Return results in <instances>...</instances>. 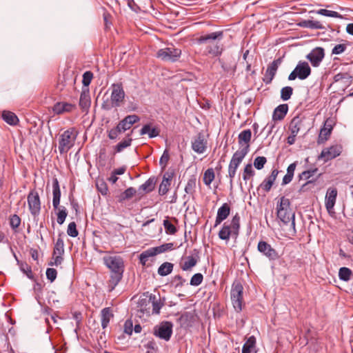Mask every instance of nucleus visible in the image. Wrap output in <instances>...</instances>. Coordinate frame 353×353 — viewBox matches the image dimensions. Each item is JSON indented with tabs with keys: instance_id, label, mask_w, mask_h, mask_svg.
Returning <instances> with one entry per match:
<instances>
[{
	"instance_id": "f257e3e1",
	"label": "nucleus",
	"mask_w": 353,
	"mask_h": 353,
	"mask_svg": "<svg viewBox=\"0 0 353 353\" xmlns=\"http://www.w3.org/2000/svg\"><path fill=\"white\" fill-rule=\"evenodd\" d=\"M223 30L203 34L195 39V43L200 46L199 52L203 56L220 57L224 51L221 40L223 39Z\"/></svg>"
},
{
	"instance_id": "f03ea898",
	"label": "nucleus",
	"mask_w": 353,
	"mask_h": 353,
	"mask_svg": "<svg viewBox=\"0 0 353 353\" xmlns=\"http://www.w3.org/2000/svg\"><path fill=\"white\" fill-rule=\"evenodd\" d=\"M103 261L104 265L110 270L108 286L109 292H112L122 280L125 270L124 261L119 255L105 256L103 258Z\"/></svg>"
},
{
	"instance_id": "7ed1b4c3",
	"label": "nucleus",
	"mask_w": 353,
	"mask_h": 353,
	"mask_svg": "<svg viewBox=\"0 0 353 353\" xmlns=\"http://www.w3.org/2000/svg\"><path fill=\"white\" fill-rule=\"evenodd\" d=\"M290 200L285 196L280 199V201L277 203L276 214L277 217L285 225L290 223L293 232L296 233L295 230V215L290 209Z\"/></svg>"
},
{
	"instance_id": "20e7f679",
	"label": "nucleus",
	"mask_w": 353,
	"mask_h": 353,
	"mask_svg": "<svg viewBox=\"0 0 353 353\" xmlns=\"http://www.w3.org/2000/svg\"><path fill=\"white\" fill-rule=\"evenodd\" d=\"M110 101L107 99L101 104V108L105 110H110L113 108H119L125 99V92L122 83H113L111 85Z\"/></svg>"
},
{
	"instance_id": "39448f33",
	"label": "nucleus",
	"mask_w": 353,
	"mask_h": 353,
	"mask_svg": "<svg viewBox=\"0 0 353 353\" xmlns=\"http://www.w3.org/2000/svg\"><path fill=\"white\" fill-rule=\"evenodd\" d=\"M240 230V216L238 213L232 217L231 223H224L219 232V237L221 240L228 241L230 236L236 238Z\"/></svg>"
},
{
	"instance_id": "423d86ee",
	"label": "nucleus",
	"mask_w": 353,
	"mask_h": 353,
	"mask_svg": "<svg viewBox=\"0 0 353 353\" xmlns=\"http://www.w3.org/2000/svg\"><path fill=\"white\" fill-rule=\"evenodd\" d=\"M77 132L74 128H70L63 132L59 141V151L61 154L68 152L74 145Z\"/></svg>"
},
{
	"instance_id": "0eeeda50",
	"label": "nucleus",
	"mask_w": 353,
	"mask_h": 353,
	"mask_svg": "<svg viewBox=\"0 0 353 353\" xmlns=\"http://www.w3.org/2000/svg\"><path fill=\"white\" fill-rule=\"evenodd\" d=\"M181 50L176 48L172 44L166 48L159 50L156 54L158 59H160L163 61L172 63L177 61L181 57Z\"/></svg>"
},
{
	"instance_id": "6e6552de",
	"label": "nucleus",
	"mask_w": 353,
	"mask_h": 353,
	"mask_svg": "<svg viewBox=\"0 0 353 353\" xmlns=\"http://www.w3.org/2000/svg\"><path fill=\"white\" fill-rule=\"evenodd\" d=\"M243 287L240 281H235L232 285L230 292L231 301L233 307L237 312H240L243 308Z\"/></svg>"
},
{
	"instance_id": "1a4fd4ad",
	"label": "nucleus",
	"mask_w": 353,
	"mask_h": 353,
	"mask_svg": "<svg viewBox=\"0 0 353 353\" xmlns=\"http://www.w3.org/2000/svg\"><path fill=\"white\" fill-rule=\"evenodd\" d=\"M28 205L30 214L34 220L37 221L41 212V200L39 193L35 190H31L28 195Z\"/></svg>"
},
{
	"instance_id": "9d476101",
	"label": "nucleus",
	"mask_w": 353,
	"mask_h": 353,
	"mask_svg": "<svg viewBox=\"0 0 353 353\" xmlns=\"http://www.w3.org/2000/svg\"><path fill=\"white\" fill-rule=\"evenodd\" d=\"M257 250L270 261H275L280 259L278 250L265 241H260L257 245Z\"/></svg>"
},
{
	"instance_id": "9b49d317",
	"label": "nucleus",
	"mask_w": 353,
	"mask_h": 353,
	"mask_svg": "<svg viewBox=\"0 0 353 353\" xmlns=\"http://www.w3.org/2000/svg\"><path fill=\"white\" fill-rule=\"evenodd\" d=\"M311 72V68L307 62L299 61L294 70L289 74L288 80L294 81L296 78L304 80L310 75Z\"/></svg>"
},
{
	"instance_id": "f8f14e48",
	"label": "nucleus",
	"mask_w": 353,
	"mask_h": 353,
	"mask_svg": "<svg viewBox=\"0 0 353 353\" xmlns=\"http://www.w3.org/2000/svg\"><path fill=\"white\" fill-rule=\"evenodd\" d=\"M173 324L170 321H163L154 327L153 334L161 339L168 341L172 334Z\"/></svg>"
},
{
	"instance_id": "ddd939ff",
	"label": "nucleus",
	"mask_w": 353,
	"mask_h": 353,
	"mask_svg": "<svg viewBox=\"0 0 353 353\" xmlns=\"http://www.w3.org/2000/svg\"><path fill=\"white\" fill-rule=\"evenodd\" d=\"M218 62L224 72L234 76L236 71L237 63L235 59L230 54L223 58L218 57Z\"/></svg>"
},
{
	"instance_id": "4468645a",
	"label": "nucleus",
	"mask_w": 353,
	"mask_h": 353,
	"mask_svg": "<svg viewBox=\"0 0 353 353\" xmlns=\"http://www.w3.org/2000/svg\"><path fill=\"white\" fill-rule=\"evenodd\" d=\"M342 152V146L341 145H334L329 148H324L320 155L318 157V159H323L324 162H327L337 157H339Z\"/></svg>"
},
{
	"instance_id": "2eb2a0df",
	"label": "nucleus",
	"mask_w": 353,
	"mask_h": 353,
	"mask_svg": "<svg viewBox=\"0 0 353 353\" xmlns=\"http://www.w3.org/2000/svg\"><path fill=\"white\" fill-rule=\"evenodd\" d=\"M192 149L198 154H203L207 149L208 141L203 132H199L191 141Z\"/></svg>"
},
{
	"instance_id": "dca6fc26",
	"label": "nucleus",
	"mask_w": 353,
	"mask_h": 353,
	"mask_svg": "<svg viewBox=\"0 0 353 353\" xmlns=\"http://www.w3.org/2000/svg\"><path fill=\"white\" fill-rule=\"evenodd\" d=\"M283 59L282 57H279L275 60H274L272 62H271L267 68V70L265 71L264 77L263 78V81L265 84H270L274 78L276 71L282 63Z\"/></svg>"
},
{
	"instance_id": "f3484780",
	"label": "nucleus",
	"mask_w": 353,
	"mask_h": 353,
	"mask_svg": "<svg viewBox=\"0 0 353 353\" xmlns=\"http://www.w3.org/2000/svg\"><path fill=\"white\" fill-rule=\"evenodd\" d=\"M325 57V50L321 47H316L306 56L313 67H318Z\"/></svg>"
},
{
	"instance_id": "a211bd4d",
	"label": "nucleus",
	"mask_w": 353,
	"mask_h": 353,
	"mask_svg": "<svg viewBox=\"0 0 353 353\" xmlns=\"http://www.w3.org/2000/svg\"><path fill=\"white\" fill-rule=\"evenodd\" d=\"M199 253L200 252L198 249H194L192 252V254L187 256L186 261L181 264V268L183 271L190 270L200 260Z\"/></svg>"
},
{
	"instance_id": "6ab92c4d",
	"label": "nucleus",
	"mask_w": 353,
	"mask_h": 353,
	"mask_svg": "<svg viewBox=\"0 0 353 353\" xmlns=\"http://www.w3.org/2000/svg\"><path fill=\"white\" fill-rule=\"evenodd\" d=\"M337 189L334 187L329 188L327 190L325 205L329 213H331L334 209L337 196Z\"/></svg>"
},
{
	"instance_id": "aec40b11",
	"label": "nucleus",
	"mask_w": 353,
	"mask_h": 353,
	"mask_svg": "<svg viewBox=\"0 0 353 353\" xmlns=\"http://www.w3.org/2000/svg\"><path fill=\"white\" fill-rule=\"evenodd\" d=\"M333 124L332 120L327 119L325 121L323 128L320 130V134L318 138V143H323L327 141L331 134Z\"/></svg>"
},
{
	"instance_id": "412c9836",
	"label": "nucleus",
	"mask_w": 353,
	"mask_h": 353,
	"mask_svg": "<svg viewBox=\"0 0 353 353\" xmlns=\"http://www.w3.org/2000/svg\"><path fill=\"white\" fill-rule=\"evenodd\" d=\"M174 176V172L168 171L164 173L163 180L159 185V194L165 195L168 193L171 184V181Z\"/></svg>"
},
{
	"instance_id": "4be33fe9",
	"label": "nucleus",
	"mask_w": 353,
	"mask_h": 353,
	"mask_svg": "<svg viewBox=\"0 0 353 353\" xmlns=\"http://www.w3.org/2000/svg\"><path fill=\"white\" fill-rule=\"evenodd\" d=\"M132 130L130 133H127L125 137L113 147V154L120 153L128 147H130L132 142Z\"/></svg>"
},
{
	"instance_id": "5701e85b",
	"label": "nucleus",
	"mask_w": 353,
	"mask_h": 353,
	"mask_svg": "<svg viewBox=\"0 0 353 353\" xmlns=\"http://www.w3.org/2000/svg\"><path fill=\"white\" fill-rule=\"evenodd\" d=\"M230 212V205L227 203H223L218 209L217 214H216V217L215 223H214V227H216L217 225L221 224V223L222 221L225 220L228 218V216H229Z\"/></svg>"
},
{
	"instance_id": "b1692460",
	"label": "nucleus",
	"mask_w": 353,
	"mask_h": 353,
	"mask_svg": "<svg viewBox=\"0 0 353 353\" xmlns=\"http://www.w3.org/2000/svg\"><path fill=\"white\" fill-rule=\"evenodd\" d=\"M52 205L54 210H57L59 208L60 204L61 190L59 181L56 177L52 179Z\"/></svg>"
},
{
	"instance_id": "393cba45",
	"label": "nucleus",
	"mask_w": 353,
	"mask_h": 353,
	"mask_svg": "<svg viewBox=\"0 0 353 353\" xmlns=\"http://www.w3.org/2000/svg\"><path fill=\"white\" fill-rule=\"evenodd\" d=\"M148 297V303H151L152 305V313L159 314L160 313V310L164 305V301H161V297L159 295L157 297V295L150 294V295H147Z\"/></svg>"
},
{
	"instance_id": "a878e982",
	"label": "nucleus",
	"mask_w": 353,
	"mask_h": 353,
	"mask_svg": "<svg viewBox=\"0 0 353 353\" xmlns=\"http://www.w3.org/2000/svg\"><path fill=\"white\" fill-rule=\"evenodd\" d=\"M305 118L299 115L294 117L290 121L289 130L292 134H298L303 126Z\"/></svg>"
},
{
	"instance_id": "bb28decb",
	"label": "nucleus",
	"mask_w": 353,
	"mask_h": 353,
	"mask_svg": "<svg viewBox=\"0 0 353 353\" xmlns=\"http://www.w3.org/2000/svg\"><path fill=\"white\" fill-rule=\"evenodd\" d=\"M91 104L89 88H82L79 99V106L83 110H88Z\"/></svg>"
},
{
	"instance_id": "cd10ccee",
	"label": "nucleus",
	"mask_w": 353,
	"mask_h": 353,
	"mask_svg": "<svg viewBox=\"0 0 353 353\" xmlns=\"http://www.w3.org/2000/svg\"><path fill=\"white\" fill-rule=\"evenodd\" d=\"M288 112V105L287 103L278 105L273 112L272 120L274 121L283 120L286 116Z\"/></svg>"
},
{
	"instance_id": "c85d7f7f",
	"label": "nucleus",
	"mask_w": 353,
	"mask_h": 353,
	"mask_svg": "<svg viewBox=\"0 0 353 353\" xmlns=\"http://www.w3.org/2000/svg\"><path fill=\"white\" fill-rule=\"evenodd\" d=\"M74 105L66 102H57L52 107L53 112L57 114L71 112Z\"/></svg>"
},
{
	"instance_id": "c756f323",
	"label": "nucleus",
	"mask_w": 353,
	"mask_h": 353,
	"mask_svg": "<svg viewBox=\"0 0 353 353\" xmlns=\"http://www.w3.org/2000/svg\"><path fill=\"white\" fill-rule=\"evenodd\" d=\"M156 179L154 177L149 178L139 188V194L142 196L144 194L151 192L154 190Z\"/></svg>"
},
{
	"instance_id": "7c9ffc66",
	"label": "nucleus",
	"mask_w": 353,
	"mask_h": 353,
	"mask_svg": "<svg viewBox=\"0 0 353 353\" xmlns=\"http://www.w3.org/2000/svg\"><path fill=\"white\" fill-rule=\"evenodd\" d=\"M250 145H247L241 150L235 152L230 160L231 162L234 163L235 165L239 166L241 163L242 162L244 157L247 155L249 152Z\"/></svg>"
},
{
	"instance_id": "2f4dec72",
	"label": "nucleus",
	"mask_w": 353,
	"mask_h": 353,
	"mask_svg": "<svg viewBox=\"0 0 353 353\" xmlns=\"http://www.w3.org/2000/svg\"><path fill=\"white\" fill-rule=\"evenodd\" d=\"M114 317V314L112 312V310L110 307H105L102 309L101 311V327L103 329H105L110 319Z\"/></svg>"
},
{
	"instance_id": "473e14b6",
	"label": "nucleus",
	"mask_w": 353,
	"mask_h": 353,
	"mask_svg": "<svg viewBox=\"0 0 353 353\" xmlns=\"http://www.w3.org/2000/svg\"><path fill=\"white\" fill-rule=\"evenodd\" d=\"M256 340L255 336H250L248 337L244 343L242 348V353H252L256 352Z\"/></svg>"
},
{
	"instance_id": "72a5a7b5",
	"label": "nucleus",
	"mask_w": 353,
	"mask_h": 353,
	"mask_svg": "<svg viewBox=\"0 0 353 353\" xmlns=\"http://www.w3.org/2000/svg\"><path fill=\"white\" fill-rule=\"evenodd\" d=\"M299 26L302 28H307L316 30H324L325 27L319 21L303 20L299 22Z\"/></svg>"
},
{
	"instance_id": "f704fd0d",
	"label": "nucleus",
	"mask_w": 353,
	"mask_h": 353,
	"mask_svg": "<svg viewBox=\"0 0 353 353\" xmlns=\"http://www.w3.org/2000/svg\"><path fill=\"white\" fill-rule=\"evenodd\" d=\"M1 117L4 121L10 125H16L19 121L15 113L8 110H3Z\"/></svg>"
},
{
	"instance_id": "c9c22d12",
	"label": "nucleus",
	"mask_w": 353,
	"mask_h": 353,
	"mask_svg": "<svg viewBox=\"0 0 353 353\" xmlns=\"http://www.w3.org/2000/svg\"><path fill=\"white\" fill-rule=\"evenodd\" d=\"M160 130L157 128H152L150 123L144 125L140 130V135L148 134L150 138H154L159 135Z\"/></svg>"
},
{
	"instance_id": "e433bc0d",
	"label": "nucleus",
	"mask_w": 353,
	"mask_h": 353,
	"mask_svg": "<svg viewBox=\"0 0 353 353\" xmlns=\"http://www.w3.org/2000/svg\"><path fill=\"white\" fill-rule=\"evenodd\" d=\"M14 256L17 260V264L19 266L20 270L23 273H24L28 279H30L32 281H35V278L32 272L31 267L26 262H23V261H19L15 254H14Z\"/></svg>"
},
{
	"instance_id": "4c0bfd02",
	"label": "nucleus",
	"mask_w": 353,
	"mask_h": 353,
	"mask_svg": "<svg viewBox=\"0 0 353 353\" xmlns=\"http://www.w3.org/2000/svg\"><path fill=\"white\" fill-rule=\"evenodd\" d=\"M76 82V77L73 78L72 75L67 73L63 74L62 79H59L58 82V88L63 90L68 84H74Z\"/></svg>"
},
{
	"instance_id": "58836bf2",
	"label": "nucleus",
	"mask_w": 353,
	"mask_h": 353,
	"mask_svg": "<svg viewBox=\"0 0 353 353\" xmlns=\"http://www.w3.org/2000/svg\"><path fill=\"white\" fill-rule=\"evenodd\" d=\"M152 254L154 256L157 254L172 250L174 249V243H167L159 246L150 248Z\"/></svg>"
},
{
	"instance_id": "ea45409f",
	"label": "nucleus",
	"mask_w": 353,
	"mask_h": 353,
	"mask_svg": "<svg viewBox=\"0 0 353 353\" xmlns=\"http://www.w3.org/2000/svg\"><path fill=\"white\" fill-rule=\"evenodd\" d=\"M196 177L195 175H192L188 180V183L185 187V192L193 196L196 192Z\"/></svg>"
},
{
	"instance_id": "a19ab883",
	"label": "nucleus",
	"mask_w": 353,
	"mask_h": 353,
	"mask_svg": "<svg viewBox=\"0 0 353 353\" xmlns=\"http://www.w3.org/2000/svg\"><path fill=\"white\" fill-rule=\"evenodd\" d=\"M136 193L137 190L134 188L130 187L120 194L118 196V201L122 203L124 201L129 200L132 198Z\"/></svg>"
},
{
	"instance_id": "79ce46f5",
	"label": "nucleus",
	"mask_w": 353,
	"mask_h": 353,
	"mask_svg": "<svg viewBox=\"0 0 353 353\" xmlns=\"http://www.w3.org/2000/svg\"><path fill=\"white\" fill-rule=\"evenodd\" d=\"M174 264L170 262H164L158 268V274L160 276H165L172 272Z\"/></svg>"
},
{
	"instance_id": "37998d69",
	"label": "nucleus",
	"mask_w": 353,
	"mask_h": 353,
	"mask_svg": "<svg viewBox=\"0 0 353 353\" xmlns=\"http://www.w3.org/2000/svg\"><path fill=\"white\" fill-rule=\"evenodd\" d=\"M21 218L16 214H11L9 217V224L11 229L13 230L14 233L19 232V227L21 225Z\"/></svg>"
},
{
	"instance_id": "c03bdc74",
	"label": "nucleus",
	"mask_w": 353,
	"mask_h": 353,
	"mask_svg": "<svg viewBox=\"0 0 353 353\" xmlns=\"http://www.w3.org/2000/svg\"><path fill=\"white\" fill-rule=\"evenodd\" d=\"M252 137V132L250 129L244 130L241 132L238 136V142L239 145H242L243 143H245L247 145H249V142L250 141Z\"/></svg>"
},
{
	"instance_id": "a18cd8bd",
	"label": "nucleus",
	"mask_w": 353,
	"mask_h": 353,
	"mask_svg": "<svg viewBox=\"0 0 353 353\" xmlns=\"http://www.w3.org/2000/svg\"><path fill=\"white\" fill-rule=\"evenodd\" d=\"M124 132V130L121 128L119 123L115 127L112 128L110 130H107L108 137L110 140H116L121 134Z\"/></svg>"
},
{
	"instance_id": "49530a36",
	"label": "nucleus",
	"mask_w": 353,
	"mask_h": 353,
	"mask_svg": "<svg viewBox=\"0 0 353 353\" xmlns=\"http://www.w3.org/2000/svg\"><path fill=\"white\" fill-rule=\"evenodd\" d=\"M64 254V243L63 239L61 238V234H59V238L57 240V242L54 247L53 250V256H61Z\"/></svg>"
},
{
	"instance_id": "de8ad7c7",
	"label": "nucleus",
	"mask_w": 353,
	"mask_h": 353,
	"mask_svg": "<svg viewBox=\"0 0 353 353\" xmlns=\"http://www.w3.org/2000/svg\"><path fill=\"white\" fill-rule=\"evenodd\" d=\"M315 12L318 14H321V15L325 16V17L339 18V19L343 18V17L340 13L335 12V11L329 10L327 9H319V10L315 11Z\"/></svg>"
},
{
	"instance_id": "09e8293b",
	"label": "nucleus",
	"mask_w": 353,
	"mask_h": 353,
	"mask_svg": "<svg viewBox=\"0 0 353 353\" xmlns=\"http://www.w3.org/2000/svg\"><path fill=\"white\" fill-rule=\"evenodd\" d=\"M214 177H215V175H214V170L212 168H208L205 171V172L203 174V183L206 185H210L211 184V183L213 181V180L214 179Z\"/></svg>"
},
{
	"instance_id": "8fccbe9b",
	"label": "nucleus",
	"mask_w": 353,
	"mask_h": 353,
	"mask_svg": "<svg viewBox=\"0 0 353 353\" xmlns=\"http://www.w3.org/2000/svg\"><path fill=\"white\" fill-rule=\"evenodd\" d=\"M238 168L239 166L237 165H235L234 163L231 161L230 162L228 166V177L230 178V185L231 188H232L233 179L236 175Z\"/></svg>"
},
{
	"instance_id": "3c124183",
	"label": "nucleus",
	"mask_w": 353,
	"mask_h": 353,
	"mask_svg": "<svg viewBox=\"0 0 353 353\" xmlns=\"http://www.w3.org/2000/svg\"><path fill=\"white\" fill-rule=\"evenodd\" d=\"M351 274L352 270L348 268L343 267L339 269V276L342 281H349L350 279Z\"/></svg>"
},
{
	"instance_id": "603ef678",
	"label": "nucleus",
	"mask_w": 353,
	"mask_h": 353,
	"mask_svg": "<svg viewBox=\"0 0 353 353\" xmlns=\"http://www.w3.org/2000/svg\"><path fill=\"white\" fill-rule=\"evenodd\" d=\"M255 172L252 168V165L251 163H248L243 170V179L244 181L249 180L252 176L254 175Z\"/></svg>"
},
{
	"instance_id": "864d4df0",
	"label": "nucleus",
	"mask_w": 353,
	"mask_h": 353,
	"mask_svg": "<svg viewBox=\"0 0 353 353\" xmlns=\"http://www.w3.org/2000/svg\"><path fill=\"white\" fill-rule=\"evenodd\" d=\"M318 170H319L316 168L305 170L299 175V178L300 180H308L312 176H313L318 172Z\"/></svg>"
},
{
	"instance_id": "5fc2aeb1",
	"label": "nucleus",
	"mask_w": 353,
	"mask_h": 353,
	"mask_svg": "<svg viewBox=\"0 0 353 353\" xmlns=\"http://www.w3.org/2000/svg\"><path fill=\"white\" fill-rule=\"evenodd\" d=\"M293 94V88L290 86L283 87L281 90V99L283 101H288Z\"/></svg>"
},
{
	"instance_id": "6e6d98bb",
	"label": "nucleus",
	"mask_w": 353,
	"mask_h": 353,
	"mask_svg": "<svg viewBox=\"0 0 353 353\" xmlns=\"http://www.w3.org/2000/svg\"><path fill=\"white\" fill-rule=\"evenodd\" d=\"M151 256H154L150 248L148 249L147 250L143 251L140 255H139V261L140 263L145 266L146 265L147 261H148V259Z\"/></svg>"
},
{
	"instance_id": "4d7b16f0",
	"label": "nucleus",
	"mask_w": 353,
	"mask_h": 353,
	"mask_svg": "<svg viewBox=\"0 0 353 353\" xmlns=\"http://www.w3.org/2000/svg\"><path fill=\"white\" fill-rule=\"evenodd\" d=\"M163 226L168 234H174L177 232L176 228L168 219L163 221Z\"/></svg>"
},
{
	"instance_id": "13d9d810",
	"label": "nucleus",
	"mask_w": 353,
	"mask_h": 353,
	"mask_svg": "<svg viewBox=\"0 0 353 353\" xmlns=\"http://www.w3.org/2000/svg\"><path fill=\"white\" fill-rule=\"evenodd\" d=\"M93 79V73L91 71H86L83 74L82 84L83 88H88Z\"/></svg>"
},
{
	"instance_id": "bf43d9fd",
	"label": "nucleus",
	"mask_w": 353,
	"mask_h": 353,
	"mask_svg": "<svg viewBox=\"0 0 353 353\" xmlns=\"http://www.w3.org/2000/svg\"><path fill=\"white\" fill-rule=\"evenodd\" d=\"M352 77L347 72H339L334 75V80L335 82H339L341 81H345V83H349L351 81Z\"/></svg>"
},
{
	"instance_id": "052dcab7",
	"label": "nucleus",
	"mask_w": 353,
	"mask_h": 353,
	"mask_svg": "<svg viewBox=\"0 0 353 353\" xmlns=\"http://www.w3.org/2000/svg\"><path fill=\"white\" fill-rule=\"evenodd\" d=\"M59 212H57V223L59 225H62L65 218L67 217L68 212L65 207L62 206L61 208H58Z\"/></svg>"
},
{
	"instance_id": "680f3d73",
	"label": "nucleus",
	"mask_w": 353,
	"mask_h": 353,
	"mask_svg": "<svg viewBox=\"0 0 353 353\" xmlns=\"http://www.w3.org/2000/svg\"><path fill=\"white\" fill-rule=\"evenodd\" d=\"M203 280V274L201 273H196L192 276L190 285L192 286H198L202 283Z\"/></svg>"
},
{
	"instance_id": "e2e57ef3",
	"label": "nucleus",
	"mask_w": 353,
	"mask_h": 353,
	"mask_svg": "<svg viewBox=\"0 0 353 353\" xmlns=\"http://www.w3.org/2000/svg\"><path fill=\"white\" fill-rule=\"evenodd\" d=\"M185 281V279H183L181 276L176 275L172 278L171 283L174 286L175 288H181Z\"/></svg>"
},
{
	"instance_id": "0e129e2a",
	"label": "nucleus",
	"mask_w": 353,
	"mask_h": 353,
	"mask_svg": "<svg viewBox=\"0 0 353 353\" xmlns=\"http://www.w3.org/2000/svg\"><path fill=\"white\" fill-rule=\"evenodd\" d=\"M193 318V315L190 312H185L183 314L179 320L181 321V325L184 327H188L190 325V321Z\"/></svg>"
},
{
	"instance_id": "69168bd1",
	"label": "nucleus",
	"mask_w": 353,
	"mask_h": 353,
	"mask_svg": "<svg viewBox=\"0 0 353 353\" xmlns=\"http://www.w3.org/2000/svg\"><path fill=\"white\" fill-rule=\"evenodd\" d=\"M67 233L71 237H77L78 236L79 232L77 229L75 222H71L69 223L67 229Z\"/></svg>"
},
{
	"instance_id": "338daca9",
	"label": "nucleus",
	"mask_w": 353,
	"mask_h": 353,
	"mask_svg": "<svg viewBox=\"0 0 353 353\" xmlns=\"http://www.w3.org/2000/svg\"><path fill=\"white\" fill-rule=\"evenodd\" d=\"M267 162L265 157H257L254 161V166L257 170H261Z\"/></svg>"
},
{
	"instance_id": "774afa93",
	"label": "nucleus",
	"mask_w": 353,
	"mask_h": 353,
	"mask_svg": "<svg viewBox=\"0 0 353 353\" xmlns=\"http://www.w3.org/2000/svg\"><path fill=\"white\" fill-rule=\"evenodd\" d=\"M169 159H170V155H169L168 150H165L161 157L160 158V160H159V164L161 166L162 169L165 168Z\"/></svg>"
}]
</instances>
